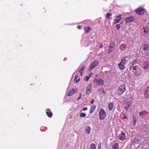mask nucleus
<instances>
[{"label":"nucleus","mask_w":149,"mask_h":149,"mask_svg":"<svg viewBox=\"0 0 149 149\" xmlns=\"http://www.w3.org/2000/svg\"><path fill=\"white\" fill-rule=\"evenodd\" d=\"M84 69V67L81 68V70H79V72L80 73L81 76H82V73L83 72Z\"/></svg>","instance_id":"obj_30"},{"label":"nucleus","mask_w":149,"mask_h":149,"mask_svg":"<svg viewBox=\"0 0 149 149\" xmlns=\"http://www.w3.org/2000/svg\"><path fill=\"white\" fill-rule=\"evenodd\" d=\"M91 29V28L89 27H85L84 29V30L85 31V33H87Z\"/></svg>","instance_id":"obj_28"},{"label":"nucleus","mask_w":149,"mask_h":149,"mask_svg":"<svg viewBox=\"0 0 149 149\" xmlns=\"http://www.w3.org/2000/svg\"><path fill=\"white\" fill-rule=\"evenodd\" d=\"M136 122V119H134V123L135 124Z\"/></svg>","instance_id":"obj_44"},{"label":"nucleus","mask_w":149,"mask_h":149,"mask_svg":"<svg viewBox=\"0 0 149 149\" xmlns=\"http://www.w3.org/2000/svg\"><path fill=\"white\" fill-rule=\"evenodd\" d=\"M148 113V112L145 111H141L139 113V115L140 116H144L146 114Z\"/></svg>","instance_id":"obj_24"},{"label":"nucleus","mask_w":149,"mask_h":149,"mask_svg":"<svg viewBox=\"0 0 149 149\" xmlns=\"http://www.w3.org/2000/svg\"><path fill=\"white\" fill-rule=\"evenodd\" d=\"M114 48L109 47V49L108 51V53L110 54L112 52V50Z\"/></svg>","instance_id":"obj_34"},{"label":"nucleus","mask_w":149,"mask_h":149,"mask_svg":"<svg viewBox=\"0 0 149 149\" xmlns=\"http://www.w3.org/2000/svg\"><path fill=\"white\" fill-rule=\"evenodd\" d=\"M139 67L138 66H134L132 65L130 67V69L131 70L132 68V72H133V71H135L137 70V69H139Z\"/></svg>","instance_id":"obj_12"},{"label":"nucleus","mask_w":149,"mask_h":149,"mask_svg":"<svg viewBox=\"0 0 149 149\" xmlns=\"http://www.w3.org/2000/svg\"><path fill=\"white\" fill-rule=\"evenodd\" d=\"M121 134H120V139L121 141H124L125 139L126 136L125 134L123 131H121Z\"/></svg>","instance_id":"obj_8"},{"label":"nucleus","mask_w":149,"mask_h":149,"mask_svg":"<svg viewBox=\"0 0 149 149\" xmlns=\"http://www.w3.org/2000/svg\"><path fill=\"white\" fill-rule=\"evenodd\" d=\"M90 79V77L86 76L84 78V80L86 81H87Z\"/></svg>","instance_id":"obj_35"},{"label":"nucleus","mask_w":149,"mask_h":149,"mask_svg":"<svg viewBox=\"0 0 149 149\" xmlns=\"http://www.w3.org/2000/svg\"><path fill=\"white\" fill-rule=\"evenodd\" d=\"M110 111L111 110L113 109V102H110L108 105Z\"/></svg>","instance_id":"obj_25"},{"label":"nucleus","mask_w":149,"mask_h":149,"mask_svg":"<svg viewBox=\"0 0 149 149\" xmlns=\"http://www.w3.org/2000/svg\"><path fill=\"white\" fill-rule=\"evenodd\" d=\"M126 57L125 58H123L121 60V63L124 64H125V63H126L127 62V60L126 59Z\"/></svg>","instance_id":"obj_26"},{"label":"nucleus","mask_w":149,"mask_h":149,"mask_svg":"<svg viewBox=\"0 0 149 149\" xmlns=\"http://www.w3.org/2000/svg\"><path fill=\"white\" fill-rule=\"evenodd\" d=\"M86 116V113H81L80 114V116L81 117H84Z\"/></svg>","instance_id":"obj_32"},{"label":"nucleus","mask_w":149,"mask_h":149,"mask_svg":"<svg viewBox=\"0 0 149 149\" xmlns=\"http://www.w3.org/2000/svg\"><path fill=\"white\" fill-rule=\"evenodd\" d=\"M115 46V44L114 43L112 42L110 45L109 47L114 48Z\"/></svg>","instance_id":"obj_31"},{"label":"nucleus","mask_w":149,"mask_h":149,"mask_svg":"<svg viewBox=\"0 0 149 149\" xmlns=\"http://www.w3.org/2000/svg\"><path fill=\"white\" fill-rule=\"evenodd\" d=\"M81 26H77V28L78 29H81Z\"/></svg>","instance_id":"obj_41"},{"label":"nucleus","mask_w":149,"mask_h":149,"mask_svg":"<svg viewBox=\"0 0 149 149\" xmlns=\"http://www.w3.org/2000/svg\"><path fill=\"white\" fill-rule=\"evenodd\" d=\"M100 148H101V146L100 145H99L98 147V148L99 149H100Z\"/></svg>","instance_id":"obj_46"},{"label":"nucleus","mask_w":149,"mask_h":149,"mask_svg":"<svg viewBox=\"0 0 149 149\" xmlns=\"http://www.w3.org/2000/svg\"><path fill=\"white\" fill-rule=\"evenodd\" d=\"M99 92H100V93H102L104 95L106 94V92L104 91V89L103 88L100 89L98 90Z\"/></svg>","instance_id":"obj_20"},{"label":"nucleus","mask_w":149,"mask_h":149,"mask_svg":"<svg viewBox=\"0 0 149 149\" xmlns=\"http://www.w3.org/2000/svg\"><path fill=\"white\" fill-rule=\"evenodd\" d=\"M136 12L139 15L143 14L145 12V10L142 8H139L135 10Z\"/></svg>","instance_id":"obj_4"},{"label":"nucleus","mask_w":149,"mask_h":149,"mask_svg":"<svg viewBox=\"0 0 149 149\" xmlns=\"http://www.w3.org/2000/svg\"><path fill=\"white\" fill-rule=\"evenodd\" d=\"M130 107V106H129V105H128V107Z\"/></svg>","instance_id":"obj_48"},{"label":"nucleus","mask_w":149,"mask_h":149,"mask_svg":"<svg viewBox=\"0 0 149 149\" xmlns=\"http://www.w3.org/2000/svg\"><path fill=\"white\" fill-rule=\"evenodd\" d=\"M106 15H107V17L109 19H110L111 18L110 17V16L112 15V14L110 13H107Z\"/></svg>","instance_id":"obj_33"},{"label":"nucleus","mask_w":149,"mask_h":149,"mask_svg":"<svg viewBox=\"0 0 149 149\" xmlns=\"http://www.w3.org/2000/svg\"><path fill=\"white\" fill-rule=\"evenodd\" d=\"M143 29L144 32L145 34L147 33L149 31V29L147 27H143Z\"/></svg>","instance_id":"obj_27"},{"label":"nucleus","mask_w":149,"mask_h":149,"mask_svg":"<svg viewBox=\"0 0 149 149\" xmlns=\"http://www.w3.org/2000/svg\"><path fill=\"white\" fill-rule=\"evenodd\" d=\"M96 108V106L95 105H93L91 106V109L90 111V113H92L95 111Z\"/></svg>","instance_id":"obj_18"},{"label":"nucleus","mask_w":149,"mask_h":149,"mask_svg":"<svg viewBox=\"0 0 149 149\" xmlns=\"http://www.w3.org/2000/svg\"><path fill=\"white\" fill-rule=\"evenodd\" d=\"M76 93V91L74 89H72L69 92L68 95V96H71L75 94Z\"/></svg>","instance_id":"obj_16"},{"label":"nucleus","mask_w":149,"mask_h":149,"mask_svg":"<svg viewBox=\"0 0 149 149\" xmlns=\"http://www.w3.org/2000/svg\"><path fill=\"white\" fill-rule=\"evenodd\" d=\"M99 118L100 119L103 120L106 117L107 113L105 111L102 109H101L99 113Z\"/></svg>","instance_id":"obj_1"},{"label":"nucleus","mask_w":149,"mask_h":149,"mask_svg":"<svg viewBox=\"0 0 149 149\" xmlns=\"http://www.w3.org/2000/svg\"><path fill=\"white\" fill-rule=\"evenodd\" d=\"M79 97L78 98L77 100H79V99H80L81 97V93H80V94H79Z\"/></svg>","instance_id":"obj_39"},{"label":"nucleus","mask_w":149,"mask_h":149,"mask_svg":"<svg viewBox=\"0 0 149 149\" xmlns=\"http://www.w3.org/2000/svg\"><path fill=\"white\" fill-rule=\"evenodd\" d=\"M119 145L118 143H115L112 147V149H118Z\"/></svg>","instance_id":"obj_23"},{"label":"nucleus","mask_w":149,"mask_h":149,"mask_svg":"<svg viewBox=\"0 0 149 149\" xmlns=\"http://www.w3.org/2000/svg\"><path fill=\"white\" fill-rule=\"evenodd\" d=\"M134 20V17L131 16L130 17H127L126 19V22L127 23L131 22H133Z\"/></svg>","instance_id":"obj_9"},{"label":"nucleus","mask_w":149,"mask_h":149,"mask_svg":"<svg viewBox=\"0 0 149 149\" xmlns=\"http://www.w3.org/2000/svg\"><path fill=\"white\" fill-rule=\"evenodd\" d=\"M78 76L77 75H76L75 76V77L74 79V82L75 83H78L80 80V78H78Z\"/></svg>","instance_id":"obj_22"},{"label":"nucleus","mask_w":149,"mask_h":149,"mask_svg":"<svg viewBox=\"0 0 149 149\" xmlns=\"http://www.w3.org/2000/svg\"><path fill=\"white\" fill-rule=\"evenodd\" d=\"M102 47H103L102 45V44H101L100 45V48H102Z\"/></svg>","instance_id":"obj_45"},{"label":"nucleus","mask_w":149,"mask_h":149,"mask_svg":"<svg viewBox=\"0 0 149 149\" xmlns=\"http://www.w3.org/2000/svg\"><path fill=\"white\" fill-rule=\"evenodd\" d=\"M134 74L137 76H138L141 75L142 73V71L141 69L140 68L138 69V70L135 71L133 72Z\"/></svg>","instance_id":"obj_6"},{"label":"nucleus","mask_w":149,"mask_h":149,"mask_svg":"<svg viewBox=\"0 0 149 149\" xmlns=\"http://www.w3.org/2000/svg\"><path fill=\"white\" fill-rule=\"evenodd\" d=\"M144 95L146 98L149 97V87L147 88L144 93Z\"/></svg>","instance_id":"obj_11"},{"label":"nucleus","mask_w":149,"mask_h":149,"mask_svg":"<svg viewBox=\"0 0 149 149\" xmlns=\"http://www.w3.org/2000/svg\"><path fill=\"white\" fill-rule=\"evenodd\" d=\"M116 27L118 30H119L120 27V24H118L116 25Z\"/></svg>","instance_id":"obj_37"},{"label":"nucleus","mask_w":149,"mask_h":149,"mask_svg":"<svg viewBox=\"0 0 149 149\" xmlns=\"http://www.w3.org/2000/svg\"><path fill=\"white\" fill-rule=\"evenodd\" d=\"M99 63V62L97 61H95L93 62L92 63L90 67V69L91 70L93 69L95 66H96Z\"/></svg>","instance_id":"obj_7"},{"label":"nucleus","mask_w":149,"mask_h":149,"mask_svg":"<svg viewBox=\"0 0 149 149\" xmlns=\"http://www.w3.org/2000/svg\"><path fill=\"white\" fill-rule=\"evenodd\" d=\"M149 63L148 61H145L144 62L143 68V69H147L149 68Z\"/></svg>","instance_id":"obj_10"},{"label":"nucleus","mask_w":149,"mask_h":149,"mask_svg":"<svg viewBox=\"0 0 149 149\" xmlns=\"http://www.w3.org/2000/svg\"><path fill=\"white\" fill-rule=\"evenodd\" d=\"M137 62V61L136 60H134L133 62L132 63V65H134L136 64Z\"/></svg>","instance_id":"obj_36"},{"label":"nucleus","mask_w":149,"mask_h":149,"mask_svg":"<svg viewBox=\"0 0 149 149\" xmlns=\"http://www.w3.org/2000/svg\"><path fill=\"white\" fill-rule=\"evenodd\" d=\"M127 45L125 44H122L120 46V49L121 51H123L126 48Z\"/></svg>","instance_id":"obj_13"},{"label":"nucleus","mask_w":149,"mask_h":149,"mask_svg":"<svg viewBox=\"0 0 149 149\" xmlns=\"http://www.w3.org/2000/svg\"><path fill=\"white\" fill-rule=\"evenodd\" d=\"M143 50L147 52L149 50V45L148 44H145L143 48Z\"/></svg>","instance_id":"obj_15"},{"label":"nucleus","mask_w":149,"mask_h":149,"mask_svg":"<svg viewBox=\"0 0 149 149\" xmlns=\"http://www.w3.org/2000/svg\"><path fill=\"white\" fill-rule=\"evenodd\" d=\"M91 130V127L89 126H87L85 128V131L86 133L89 134L90 133Z\"/></svg>","instance_id":"obj_17"},{"label":"nucleus","mask_w":149,"mask_h":149,"mask_svg":"<svg viewBox=\"0 0 149 149\" xmlns=\"http://www.w3.org/2000/svg\"><path fill=\"white\" fill-rule=\"evenodd\" d=\"M148 25H149V22L148 23Z\"/></svg>","instance_id":"obj_49"},{"label":"nucleus","mask_w":149,"mask_h":149,"mask_svg":"<svg viewBox=\"0 0 149 149\" xmlns=\"http://www.w3.org/2000/svg\"><path fill=\"white\" fill-rule=\"evenodd\" d=\"M121 15H119L116 17V19H115V21H116V22H115V24H116L118 23L121 19Z\"/></svg>","instance_id":"obj_14"},{"label":"nucleus","mask_w":149,"mask_h":149,"mask_svg":"<svg viewBox=\"0 0 149 149\" xmlns=\"http://www.w3.org/2000/svg\"><path fill=\"white\" fill-rule=\"evenodd\" d=\"M91 149H96V146L95 145L94 143H92L91 144Z\"/></svg>","instance_id":"obj_29"},{"label":"nucleus","mask_w":149,"mask_h":149,"mask_svg":"<svg viewBox=\"0 0 149 149\" xmlns=\"http://www.w3.org/2000/svg\"><path fill=\"white\" fill-rule=\"evenodd\" d=\"M118 66L120 69H121V70H123L125 68L124 64L121 63H120L118 64Z\"/></svg>","instance_id":"obj_19"},{"label":"nucleus","mask_w":149,"mask_h":149,"mask_svg":"<svg viewBox=\"0 0 149 149\" xmlns=\"http://www.w3.org/2000/svg\"><path fill=\"white\" fill-rule=\"evenodd\" d=\"M126 90V86L125 85L121 86L118 90V93L119 95H121Z\"/></svg>","instance_id":"obj_2"},{"label":"nucleus","mask_w":149,"mask_h":149,"mask_svg":"<svg viewBox=\"0 0 149 149\" xmlns=\"http://www.w3.org/2000/svg\"><path fill=\"white\" fill-rule=\"evenodd\" d=\"M46 112L48 116L50 117L52 116V114L51 112L49 111V110L47 109L46 110Z\"/></svg>","instance_id":"obj_21"},{"label":"nucleus","mask_w":149,"mask_h":149,"mask_svg":"<svg viewBox=\"0 0 149 149\" xmlns=\"http://www.w3.org/2000/svg\"><path fill=\"white\" fill-rule=\"evenodd\" d=\"M87 109H88L87 107H84L83 108V111H85L87 110Z\"/></svg>","instance_id":"obj_38"},{"label":"nucleus","mask_w":149,"mask_h":149,"mask_svg":"<svg viewBox=\"0 0 149 149\" xmlns=\"http://www.w3.org/2000/svg\"><path fill=\"white\" fill-rule=\"evenodd\" d=\"M124 118L126 119L127 118V117L126 116H124Z\"/></svg>","instance_id":"obj_47"},{"label":"nucleus","mask_w":149,"mask_h":149,"mask_svg":"<svg viewBox=\"0 0 149 149\" xmlns=\"http://www.w3.org/2000/svg\"><path fill=\"white\" fill-rule=\"evenodd\" d=\"M94 102V100H92L91 101V103L92 104Z\"/></svg>","instance_id":"obj_43"},{"label":"nucleus","mask_w":149,"mask_h":149,"mask_svg":"<svg viewBox=\"0 0 149 149\" xmlns=\"http://www.w3.org/2000/svg\"><path fill=\"white\" fill-rule=\"evenodd\" d=\"M92 74H93L92 73H91L89 74V75L88 76V77H90V78L91 77V75H92Z\"/></svg>","instance_id":"obj_42"},{"label":"nucleus","mask_w":149,"mask_h":149,"mask_svg":"<svg viewBox=\"0 0 149 149\" xmlns=\"http://www.w3.org/2000/svg\"><path fill=\"white\" fill-rule=\"evenodd\" d=\"M94 82L99 86H102L104 84L103 80L101 79H95L94 81Z\"/></svg>","instance_id":"obj_3"},{"label":"nucleus","mask_w":149,"mask_h":149,"mask_svg":"<svg viewBox=\"0 0 149 149\" xmlns=\"http://www.w3.org/2000/svg\"><path fill=\"white\" fill-rule=\"evenodd\" d=\"M147 55L149 58V50L147 52Z\"/></svg>","instance_id":"obj_40"},{"label":"nucleus","mask_w":149,"mask_h":149,"mask_svg":"<svg viewBox=\"0 0 149 149\" xmlns=\"http://www.w3.org/2000/svg\"><path fill=\"white\" fill-rule=\"evenodd\" d=\"M92 92L91 84H90L86 88V93L87 95H89Z\"/></svg>","instance_id":"obj_5"}]
</instances>
